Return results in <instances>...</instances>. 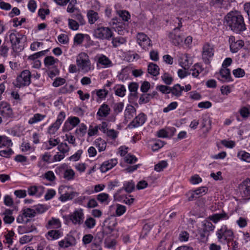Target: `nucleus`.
Wrapping results in <instances>:
<instances>
[{
    "instance_id": "5fc2aeb1",
    "label": "nucleus",
    "mask_w": 250,
    "mask_h": 250,
    "mask_svg": "<svg viewBox=\"0 0 250 250\" xmlns=\"http://www.w3.org/2000/svg\"><path fill=\"white\" fill-rule=\"evenodd\" d=\"M13 153L12 149L9 148L6 150H2L0 151V156L6 158L10 157V156Z\"/></svg>"
},
{
    "instance_id": "338daca9",
    "label": "nucleus",
    "mask_w": 250,
    "mask_h": 250,
    "mask_svg": "<svg viewBox=\"0 0 250 250\" xmlns=\"http://www.w3.org/2000/svg\"><path fill=\"white\" fill-rule=\"evenodd\" d=\"M241 116L243 118H248L250 115V111L246 107H243L239 110Z\"/></svg>"
},
{
    "instance_id": "f3484780",
    "label": "nucleus",
    "mask_w": 250,
    "mask_h": 250,
    "mask_svg": "<svg viewBox=\"0 0 250 250\" xmlns=\"http://www.w3.org/2000/svg\"><path fill=\"white\" fill-rule=\"evenodd\" d=\"M76 244V240L74 237L70 236L60 241L59 246L61 248H66Z\"/></svg>"
},
{
    "instance_id": "dca6fc26",
    "label": "nucleus",
    "mask_w": 250,
    "mask_h": 250,
    "mask_svg": "<svg viewBox=\"0 0 250 250\" xmlns=\"http://www.w3.org/2000/svg\"><path fill=\"white\" fill-rule=\"evenodd\" d=\"M117 164V160L116 159H112L103 163L100 167V170L102 172H105L111 169Z\"/></svg>"
},
{
    "instance_id": "6ab92c4d",
    "label": "nucleus",
    "mask_w": 250,
    "mask_h": 250,
    "mask_svg": "<svg viewBox=\"0 0 250 250\" xmlns=\"http://www.w3.org/2000/svg\"><path fill=\"white\" fill-rule=\"evenodd\" d=\"M110 109L106 104H103L100 106L97 113V115L100 117H106L110 114Z\"/></svg>"
},
{
    "instance_id": "2eb2a0df",
    "label": "nucleus",
    "mask_w": 250,
    "mask_h": 250,
    "mask_svg": "<svg viewBox=\"0 0 250 250\" xmlns=\"http://www.w3.org/2000/svg\"><path fill=\"white\" fill-rule=\"evenodd\" d=\"M234 41V38L233 37H231L229 39L230 50L232 52L235 53L243 46L244 42L242 40H238L236 42Z\"/></svg>"
},
{
    "instance_id": "37998d69",
    "label": "nucleus",
    "mask_w": 250,
    "mask_h": 250,
    "mask_svg": "<svg viewBox=\"0 0 250 250\" xmlns=\"http://www.w3.org/2000/svg\"><path fill=\"white\" fill-rule=\"evenodd\" d=\"M168 165L166 161H161L157 164L154 167V170L157 172H160L163 170Z\"/></svg>"
},
{
    "instance_id": "72a5a7b5",
    "label": "nucleus",
    "mask_w": 250,
    "mask_h": 250,
    "mask_svg": "<svg viewBox=\"0 0 250 250\" xmlns=\"http://www.w3.org/2000/svg\"><path fill=\"white\" fill-rule=\"evenodd\" d=\"M126 42L125 38L122 37H117L112 39V43L114 47H117Z\"/></svg>"
},
{
    "instance_id": "774afa93",
    "label": "nucleus",
    "mask_w": 250,
    "mask_h": 250,
    "mask_svg": "<svg viewBox=\"0 0 250 250\" xmlns=\"http://www.w3.org/2000/svg\"><path fill=\"white\" fill-rule=\"evenodd\" d=\"M137 160V158L134 155L128 154L125 157V161L128 164H132Z\"/></svg>"
},
{
    "instance_id": "f8f14e48",
    "label": "nucleus",
    "mask_w": 250,
    "mask_h": 250,
    "mask_svg": "<svg viewBox=\"0 0 250 250\" xmlns=\"http://www.w3.org/2000/svg\"><path fill=\"white\" fill-rule=\"evenodd\" d=\"M137 41L138 44L145 49H147L148 46L152 45L149 38L146 34L142 33L137 34Z\"/></svg>"
},
{
    "instance_id": "1a4fd4ad",
    "label": "nucleus",
    "mask_w": 250,
    "mask_h": 250,
    "mask_svg": "<svg viewBox=\"0 0 250 250\" xmlns=\"http://www.w3.org/2000/svg\"><path fill=\"white\" fill-rule=\"evenodd\" d=\"M65 118V112L63 111L60 112L55 122L49 127L48 133L50 134H54L60 128Z\"/></svg>"
},
{
    "instance_id": "f257e3e1",
    "label": "nucleus",
    "mask_w": 250,
    "mask_h": 250,
    "mask_svg": "<svg viewBox=\"0 0 250 250\" xmlns=\"http://www.w3.org/2000/svg\"><path fill=\"white\" fill-rule=\"evenodd\" d=\"M227 25L232 31L240 33L246 29L243 16L237 12L229 13L226 17Z\"/></svg>"
},
{
    "instance_id": "69168bd1",
    "label": "nucleus",
    "mask_w": 250,
    "mask_h": 250,
    "mask_svg": "<svg viewBox=\"0 0 250 250\" xmlns=\"http://www.w3.org/2000/svg\"><path fill=\"white\" fill-rule=\"evenodd\" d=\"M65 82V80L64 79L57 78L53 82L52 84L54 87H58L64 84Z\"/></svg>"
},
{
    "instance_id": "9b49d317",
    "label": "nucleus",
    "mask_w": 250,
    "mask_h": 250,
    "mask_svg": "<svg viewBox=\"0 0 250 250\" xmlns=\"http://www.w3.org/2000/svg\"><path fill=\"white\" fill-rule=\"evenodd\" d=\"M84 214L82 209H79L69 215V218L74 224L80 225L83 222Z\"/></svg>"
},
{
    "instance_id": "864d4df0",
    "label": "nucleus",
    "mask_w": 250,
    "mask_h": 250,
    "mask_svg": "<svg viewBox=\"0 0 250 250\" xmlns=\"http://www.w3.org/2000/svg\"><path fill=\"white\" fill-rule=\"evenodd\" d=\"M105 133L108 137L113 140H115L117 137L118 132L112 129L107 130Z\"/></svg>"
},
{
    "instance_id": "0e129e2a",
    "label": "nucleus",
    "mask_w": 250,
    "mask_h": 250,
    "mask_svg": "<svg viewBox=\"0 0 250 250\" xmlns=\"http://www.w3.org/2000/svg\"><path fill=\"white\" fill-rule=\"evenodd\" d=\"M68 121L73 127L76 126L80 122L79 118L77 117H70L68 119Z\"/></svg>"
},
{
    "instance_id": "49530a36",
    "label": "nucleus",
    "mask_w": 250,
    "mask_h": 250,
    "mask_svg": "<svg viewBox=\"0 0 250 250\" xmlns=\"http://www.w3.org/2000/svg\"><path fill=\"white\" fill-rule=\"evenodd\" d=\"M238 157L243 161L250 162V154L245 152L241 151L238 153Z\"/></svg>"
},
{
    "instance_id": "c85d7f7f",
    "label": "nucleus",
    "mask_w": 250,
    "mask_h": 250,
    "mask_svg": "<svg viewBox=\"0 0 250 250\" xmlns=\"http://www.w3.org/2000/svg\"><path fill=\"white\" fill-rule=\"evenodd\" d=\"M58 60L57 59H55L52 56H47L45 58L44 60V63L46 67L50 68L53 67L54 65L56 63L58 62Z\"/></svg>"
},
{
    "instance_id": "a18cd8bd",
    "label": "nucleus",
    "mask_w": 250,
    "mask_h": 250,
    "mask_svg": "<svg viewBox=\"0 0 250 250\" xmlns=\"http://www.w3.org/2000/svg\"><path fill=\"white\" fill-rule=\"evenodd\" d=\"M87 130V127L84 124H82L76 130V133L79 134L81 136H83Z\"/></svg>"
},
{
    "instance_id": "20e7f679",
    "label": "nucleus",
    "mask_w": 250,
    "mask_h": 250,
    "mask_svg": "<svg viewBox=\"0 0 250 250\" xmlns=\"http://www.w3.org/2000/svg\"><path fill=\"white\" fill-rule=\"evenodd\" d=\"M214 45L209 42H205L202 46V58L203 62L207 64L210 62V61L214 56Z\"/></svg>"
},
{
    "instance_id": "e433bc0d",
    "label": "nucleus",
    "mask_w": 250,
    "mask_h": 250,
    "mask_svg": "<svg viewBox=\"0 0 250 250\" xmlns=\"http://www.w3.org/2000/svg\"><path fill=\"white\" fill-rule=\"evenodd\" d=\"M203 70V68L202 66L199 64H195L193 66V68L190 69V71H192L191 74L194 77H197L199 74Z\"/></svg>"
},
{
    "instance_id": "4be33fe9",
    "label": "nucleus",
    "mask_w": 250,
    "mask_h": 250,
    "mask_svg": "<svg viewBox=\"0 0 250 250\" xmlns=\"http://www.w3.org/2000/svg\"><path fill=\"white\" fill-rule=\"evenodd\" d=\"M62 236V233L59 230H51L46 234V237L48 240H53L59 239Z\"/></svg>"
},
{
    "instance_id": "ddd939ff",
    "label": "nucleus",
    "mask_w": 250,
    "mask_h": 250,
    "mask_svg": "<svg viewBox=\"0 0 250 250\" xmlns=\"http://www.w3.org/2000/svg\"><path fill=\"white\" fill-rule=\"evenodd\" d=\"M0 114L3 118H10L13 116V111L10 105L6 102H1L0 104Z\"/></svg>"
},
{
    "instance_id": "393cba45",
    "label": "nucleus",
    "mask_w": 250,
    "mask_h": 250,
    "mask_svg": "<svg viewBox=\"0 0 250 250\" xmlns=\"http://www.w3.org/2000/svg\"><path fill=\"white\" fill-rule=\"evenodd\" d=\"M160 68L159 66L155 63L152 62L150 63L148 65L147 71L148 72L154 76H156L159 74Z\"/></svg>"
},
{
    "instance_id": "4468645a",
    "label": "nucleus",
    "mask_w": 250,
    "mask_h": 250,
    "mask_svg": "<svg viewBox=\"0 0 250 250\" xmlns=\"http://www.w3.org/2000/svg\"><path fill=\"white\" fill-rule=\"evenodd\" d=\"M146 120V116L144 113H140L128 125V127H137L142 125Z\"/></svg>"
},
{
    "instance_id": "4c0bfd02",
    "label": "nucleus",
    "mask_w": 250,
    "mask_h": 250,
    "mask_svg": "<svg viewBox=\"0 0 250 250\" xmlns=\"http://www.w3.org/2000/svg\"><path fill=\"white\" fill-rule=\"evenodd\" d=\"M98 62L104 65L105 67H108L112 65L111 62L104 55H103L99 58Z\"/></svg>"
},
{
    "instance_id": "8fccbe9b",
    "label": "nucleus",
    "mask_w": 250,
    "mask_h": 250,
    "mask_svg": "<svg viewBox=\"0 0 250 250\" xmlns=\"http://www.w3.org/2000/svg\"><path fill=\"white\" fill-rule=\"evenodd\" d=\"M109 198V195L105 193H101L97 195V199L100 202L103 203Z\"/></svg>"
},
{
    "instance_id": "6e6552de",
    "label": "nucleus",
    "mask_w": 250,
    "mask_h": 250,
    "mask_svg": "<svg viewBox=\"0 0 250 250\" xmlns=\"http://www.w3.org/2000/svg\"><path fill=\"white\" fill-rule=\"evenodd\" d=\"M171 42L175 45H178L183 42L184 36L178 28H174L168 35Z\"/></svg>"
},
{
    "instance_id": "f03ea898",
    "label": "nucleus",
    "mask_w": 250,
    "mask_h": 250,
    "mask_svg": "<svg viewBox=\"0 0 250 250\" xmlns=\"http://www.w3.org/2000/svg\"><path fill=\"white\" fill-rule=\"evenodd\" d=\"M218 241L222 244H229L234 238L232 230L226 225H223L216 232Z\"/></svg>"
},
{
    "instance_id": "603ef678",
    "label": "nucleus",
    "mask_w": 250,
    "mask_h": 250,
    "mask_svg": "<svg viewBox=\"0 0 250 250\" xmlns=\"http://www.w3.org/2000/svg\"><path fill=\"white\" fill-rule=\"evenodd\" d=\"M84 224L87 228L91 229L95 226L96 221L94 218L89 217L85 221Z\"/></svg>"
},
{
    "instance_id": "052dcab7",
    "label": "nucleus",
    "mask_w": 250,
    "mask_h": 250,
    "mask_svg": "<svg viewBox=\"0 0 250 250\" xmlns=\"http://www.w3.org/2000/svg\"><path fill=\"white\" fill-rule=\"evenodd\" d=\"M82 153L83 151L82 150H78L74 154L70 156L69 159L73 161H78L81 158Z\"/></svg>"
},
{
    "instance_id": "423d86ee",
    "label": "nucleus",
    "mask_w": 250,
    "mask_h": 250,
    "mask_svg": "<svg viewBox=\"0 0 250 250\" xmlns=\"http://www.w3.org/2000/svg\"><path fill=\"white\" fill-rule=\"evenodd\" d=\"M22 37L23 36L18 32L11 33L9 35L10 41L14 51L20 52L23 49V47L21 45V40Z\"/></svg>"
},
{
    "instance_id": "0eeeda50",
    "label": "nucleus",
    "mask_w": 250,
    "mask_h": 250,
    "mask_svg": "<svg viewBox=\"0 0 250 250\" xmlns=\"http://www.w3.org/2000/svg\"><path fill=\"white\" fill-rule=\"evenodd\" d=\"M31 83V73L28 70L22 71L20 76L17 78V83L16 86L17 87H21L27 86Z\"/></svg>"
},
{
    "instance_id": "39448f33",
    "label": "nucleus",
    "mask_w": 250,
    "mask_h": 250,
    "mask_svg": "<svg viewBox=\"0 0 250 250\" xmlns=\"http://www.w3.org/2000/svg\"><path fill=\"white\" fill-rule=\"evenodd\" d=\"M93 35L97 39L109 40L113 36V32L109 27H99L94 30Z\"/></svg>"
},
{
    "instance_id": "a878e982",
    "label": "nucleus",
    "mask_w": 250,
    "mask_h": 250,
    "mask_svg": "<svg viewBox=\"0 0 250 250\" xmlns=\"http://www.w3.org/2000/svg\"><path fill=\"white\" fill-rule=\"evenodd\" d=\"M184 90V86H181L180 84H176L172 87H171L170 92L176 97H180L182 95V91Z\"/></svg>"
},
{
    "instance_id": "bf43d9fd",
    "label": "nucleus",
    "mask_w": 250,
    "mask_h": 250,
    "mask_svg": "<svg viewBox=\"0 0 250 250\" xmlns=\"http://www.w3.org/2000/svg\"><path fill=\"white\" fill-rule=\"evenodd\" d=\"M178 105V104L176 102H173L171 103L170 104L168 105V106L164 108L163 111L164 112L167 113L168 111L173 110L175 109Z\"/></svg>"
},
{
    "instance_id": "de8ad7c7",
    "label": "nucleus",
    "mask_w": 250,
    "mask_h": 250,
    "mask_svg": "<svg viewBox=\"0 0 250 250\" xmlns=\"http://www.w3.org/2000/svg\"><path fill=\"white\" fill-rule=\"evenodd\" d=\"M138 88V84L136 83H131L128 85L129 91L132 93L131 95L134 97H136L137 90Z\"/></svg>"
},
{
    "instance_id": "c9c22d12",
    "label": "nucleus",
    "mask_w": 250,
    "mask_h": 250,
    "mask_svg": "<svg viewBox=\"0 0 250 250\" xmlns=\"http://www.w3.org/2000/svg\"><path fill=\"white\" fill-rule=\"evenodd\" d=\"M75 173L72 169H67L63 173V178L67 180H72L75 178Z\"/></svg>"
},
{
    "instance_id": "4d7b16f0",
    "label": "nucleus",
    "mask_w": 250,
    "mask_h": 250,
    "mask_svg": "<svg viewBox=\"0 0 250 250\" xmlns=\"http://www.w3.org/2000/svg\"><path fill=\"white\" fill-rule=\"evenodd\" d=\"M98 132V126H95L93 127L92 125H90L89 126L88 130V135L89 136H92L96 134H97Z\"/></svg>"
},
{
    "instance_id": "79ce46f5",
    "label": "nucleus",
    "mask_w": 250,
    "mask_h": 250,
    "mask_svg": "<svg viewBox=\"0 0 250 250\" xmlns=\"http://www.w3.org/2000/svg\"><path fill=\"white\" fill-rule=\"evenodd\" d=\"M22 212L25 218H32L36 214L35 210L30 208H27L23 209Z\"/></svg>"
},
{
    "instance_id": "680f3d73",
    "label": "nucleus",
    "mask_w": 250,
    "mask_h": 250,
    "mask_svg": "<svg viewBox=\"0 0 250 250\" xmlns=\"http://www.w3.org/2000/svg\"><path fill=\"white\" fill-rule=\"evenodd\" d=\"M72 17L76 19L81 25H84L85 23L83 16L80 13L74 14Z\"/></svg>"
},
{
    "instance_id": "a19ab883",
    "label": "nucleus",
    "mask_w": 250,
    "mask_h": 250,
    "mask_svg": "<svg viewBox=\"0 0 250 250\" xmlns=\"http://www.w3.org/2000/svg\"><path fill=\"white\" fill-rule=\"evenodd\" d=\"M125 91V88L123 85H118L115 87V94L118 96H124Z\"/></svg>"
},
{
    "instance_id": "6e6d98bb",
    "label": "nucleus",
    "mask_w": 250,
    "mask_h": 250,
    "mask_svg": "<svg viewBox=\"0 0 250 250\" xmlns=\"http://www.w3.org/2000/svg\"><path fill=\"white\" fill-rule=\"evenodd\" d=\"M58 41L62 44H65L68 42V37L67 35L62 34L60 35L58 37Z\"/></svg>"
},
{
    "instance_id": "5701e85b",
    "label": "nucleus",
    "mask_w": 250,
    "mask_h": 250,
    "mask_svg": "<svg viewBox=\"0 0 250 250\" xmlns=\"http://www.w3.org/2000/svg\"><path fill=\"white\" fill-rule=\"evenodd\" d=\"M136 113V109L132 105H129L125 110V118L126 122L131 119Z\"/></svg>"
},
{
    "instance_id": "58836bf2",
    "label": "nucleus",
    "mask_w": 250,
    "mask_h": 250,
    "mask_svg": "<svg viewBox=\"0 0 250 250\" xmlns=\"http://www.w3.org/2000/svg\"><path fill=\"white\" fill-rule=\"evenodd\" d=\"M48 142L49 145L46 144L45 147L46 150L50 149L53 147L58 146L60 143V140L59 138L54 139L51 138L49 139Z\"/></svg>"
},
{
    "instance_id": "b1692460",
    "label": "nucleus",
    "mask_w": 250,
    "mask_h": 250,
    "mask_svg": "<svg viewBox=\"0 0 250 250\" xmlns=\"http://www.w3.org/2000/svg\"><path fill=\"white\" fill-rule=\"evenodd\" d=\"M88 22L92 24H94L99 19V16L97 12L93 10H89L87 14Z\"/></svg>"
},
{
    "instance_id": "473e14b6",
    "label": "nucleus",
    "mask_w": 250,
    "mask_h": 250,
    "mask_svg": "<svg viewBox=\"0 0 250 250\" xmlns=\"http://www.w3.org/2000/svg\"><path fill=\"white\" fill-rule=\"evenodd\" d=\"M45 117V115H42L39 113H36L34 114V116L30 118L28 121V124L32 125L37 123L40 121H41Z\"/></svg>"
},
{
    "instance_id": "2f4dec72",
    "label": "nucleus",
    "mask_w": 250,
    "mask_h": 250,
    "mask_svg": "<svg viewBox=\"0 0 250 250\" xmlns=\"http://www.w3.org/2000/svg\"><path fill=\"white\" fill-rule=\"evenodd\" d=\"M214 228V226H213V224L209 221H204L203 222L202 229L205 233L213 230Z\"/></svg>"
},
{
    "instance_id": "3c124183",
    "label": "nucleus",
    "mask_w": 250,
    "mask_h": 250,
    "mask_svg": "<svg viewBox=\"0 0 250 250\" xmlns=\"http://www.w3.org/2000/svg\"><path fill=\"white\" fill-rule=\"evenodd\" d=\"M68 25L70 29L73 30H77L79 29V24L74 20L68 19Z\"/></svg>"
},
{
    "instance_id": "9d476101",
    "label": "nucleus",
    "mask_w": 250,
    "mask_h": 250,
    "mask_svg": "<svg viewBox=\"0 0 250 250\" xmlns=\"http://www.w3.org/2000/svg\"><path fill=\"white\" fill-rule=\"evenodd\" d=\"M218 80L223 82H229L232 81L230 72L229 68L222 67L219 73H216Z\"/></svg>"
},
{
    "instance_id": "aec40b11",
    "label": "nucleus",
    "mask_w": 250,
    "mask_h": 250,
    "mask_svg": "<svg viewBox=\"0 0 250 250\" xmlns=\"http://www.w3.org/2000/svg\"><path fill=\"white\" fill-rule=\"evenodd\" d=\"M179 62L180 65L185 69H188L189 68L190 63L189 62L188 57L187 54H182L179 56Z\"/></svg>"
},
{
    "instance_id": "7c9ffc66",
    "label": "nucleus",
    "mask_w": 250,
    "mask_h": 250,
    "mask_svg": "<svg viewBox=\"0 0 250 250\" xmlns=\"http://www.w3.org/2000/svg\"><path fill=\"white\" fill-rule=\"evenodd\" d=\"M41 187L31 186L28 188V193L30 196L36 195L39 192V195L41 194L42 190Z\"/></svg>"
},
{
    "instance_id": "c03bdc74",
    "label": "nucleus",
    "mask_w": 250,
    "mask_h": 250,
    "mask_svg": "<svg viewBox=\"0 0 250 250\" xmlns=\"http://www.w3.org/2000/svg\"><path fill=\"white\" fill-rule=\"evenodd\" d=\"M150 94L144 93L143 94L139 99V103L140 104H143L148 102L150 99L153 97Z\"/></svg>"
},
{
    "instance_id": "412c9836",
    "label": "nucleus",
    "mask_w": 250,
    "mask_h": 250,
    "mask_svg": "<svg viewBox=\"0 0 250 250\" xmlns=\"http://www.w3.org/2000/svg\"><path fill=\"white\" fill-rule=\"evenodd\" d=\"M241 189L243 190L241 193L243 197L248 198L250 196V180L247 179L244 181L243 185L241 186Z\"/></svg>"
},
{
    "instance_id": "c756f323",
    "label": "nucleus",
    "mask_w": 250,
    "mask_h": 250,
    "mask_svg": "<svg viewBox=\"0 0 250 250\" xmlns=\"http://www.w3.org/2000/svg\"><path fill=\"white\" fill-rule=\"evenodd\" d=\"M123 188H124L126 192L131 193L135 188V183L132 180L125 182Z\"/></svg>"
},
{
    "instance_id": "ea45409f",
    "label": "nucleus",
    "mask_w": 250,
    "mask_h": 250,
    "mask_svg": "<svg viewBox=\"0 0 250 250\" xmlns=\"http://www.w3.org/2000/svg\"><path fill=\"white\" fill-rule=\"evenodd\" d=\"M57 149L60 153H63L64 154L68 152L70 150V148L68 145L66 143L63 142L60 144L59 143Z\"/></svg>"
},
{
    "instance_id": "a211bd4d",
    "label": "nucleus",
    "mask_w": 250,
    "mask_h": 250,
    "mask_svg": "<svg viewBox=\"0 0 250 250\" xmlns=\"http://www.w3.org/2000/svg\"><path fill=\"white\" fill-rule=\"evenodd\" d=\"M229 218L228 214L223 211L219 213H215L210 216V219L215 223L222 220H227Z\"/></svg>"
},
{
    "instance_id": "f704fd0d",
    "label": "nucleus",
    "mask_w": 250,
    "mask_h": 250,
    "mask_svg": "<svg viewBox=\"0 0 250 250\" xmlns=\"http://www.w3.org/2000/svg\"><path fill=\"white\" fill-rule=\"evenodd\" d=\"M61 227V223L58 219L52 218L49 220L47 224V229L51 228L54 229H58Z\"/></svg>"
},
{
    "instance_id": "bb28decb",
    "label": "nucleus",
    "mask_w": 250,
    "mask_h": 250,
    "mask_svg": "<svg viewBox=\"0 0 250 250\" xmlns=\"http://www.w3.org/2000/svg\"><path fill=\"white\" fill-rule=\"evenodd\" d=\"M95 144L99 152L104 151L106 147V142L101 138L96 139L95 141Z\"/></svg>"
},
{
    "instance_id": "09e8293b",
    "label": "nucleus",
    "mask_w": 250,
    "mask_h": 250,
    "mask_svg": "<svg viewBox=\"0 0 250 250\" xmlns=\"http://www.w3.org/2000/svg\"><path fill=\"white\" fill-rule=\"evenodd\" d=\"M126 211V207L123 205L117 204L116 205V213L118 216L123 215Z\"/></svg>"
},
{
    "instance_id": "7ed1b4c3",
    "label": "nucleus",
    "mask_w": 250,
    "mask_h": 250,
    "mask_svg": "<svg viewBox=\"0 0 250 250\" xmlns=\"http://www.w3.org/2000/svg\"><path fill=\"white\" fill-rule=\"evenodd\" d=\"M76 63L79 70L83 73H87L93 69L88 55L82 52L77 57Z\"/></svg>"
},
{
    "instance_id": "13d9d810",
    "label": "nucleus",
    "mask_w": 250,
    "mask_h": 250,
    "mask_svg": "<svg viewBox=\"0 0 250 250\" xmlns=\"http://www.w3.org/2000/svg\"><path fill=\"white\" fill-rule=\"evenodd\" d=\"M161 78L164 82L168 85L170 84L173 81L172 78L167 73H165Z\"/></svg>"
},
{
    "instance_id": "cd10ccee",
    "label": "nucleus",
    "mask_w": 250,
    "mask_h": 250,
    "mask_svg": "<svg viewBox=\"0 0 250 250\" xmlns=\"http://www.w3.org/2000/svg\"><path fill=\"white\" fill-rule=\"evenodd\" d=\"M13 143L11 140L5 136H0V148L7 147L9 148L11 146Z\"/></svg>"
},
{
    "instance_id": "e2e57ef3",
    "label": "nucleus",
    "mask_w": 250,
    "mask_h": 250,
    "mask_svg": "<svg viewBox=\"0 0 250 250\" xmlns=\"http://www.w3.org/2000/svg\"><path fill=\"white\" fill-rule=\"evenodd\" d=\"M83 39L84 37L83 34H77L74 37V42L77 44H80L83 42Z\"/></svg>"
}]
</instances>
